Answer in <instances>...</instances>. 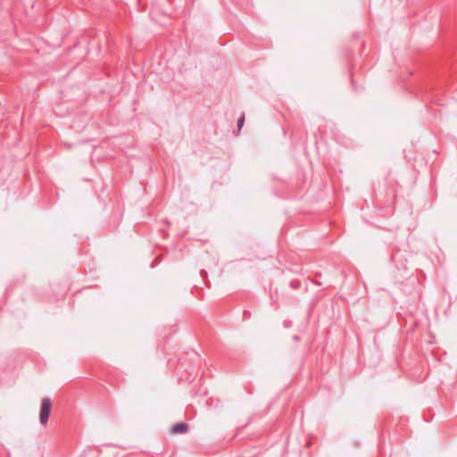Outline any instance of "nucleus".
Returning a JSON list of instances; mask_svg holds the SVG:
<instances>
[{
	"label": "nucleus",
	"instance_id": "nucleus-1",
	"mask_svg": "<svg viewBox=\"0 0 457 457\" xmlns=\"http://www.w3.org/2000/svg\"><path fill=\"white\" fill-rule=\"evenodd\" d=\"M52 409V401L48 397H44L41 400V408H40V413H39V421L40 424L45 426L46 425L50 412Z\"/></svg>",
	"mask_w": 457,
	"mask_h": 457
},
{
	"label": "nucleus",
	"instance_id": "nucleus-2",
	"mask_svg": "<svg viewBox=\"0 0 457 457\" xmlns=\"http://www.w3.org/2000/svg\"><path fill=\"white\" fill-rule=\"evenodd\" d=\"M188 429V426L186 423L180 422L172 426L170 431L173 434H183L186 433Z\"/></svg>",
	"mask_w": 457,
	"mask_h": 457
},
{
	"label": "nucleus",
	"instance_id": "nucleus-3",
	"mask_svg": "<svg viewBox=\"0 0 457 457\" xmlns=\"http://www.w3.org/2000/svg\"><path fill=\"white\" fill-rule=\"evenodd\" d=\"M245 124V114L242 113L239 119L237 120V129L240 130Z\"/></svg>",
	"mask_w": 457,
	"mask_h": 457
}]
</instances>
